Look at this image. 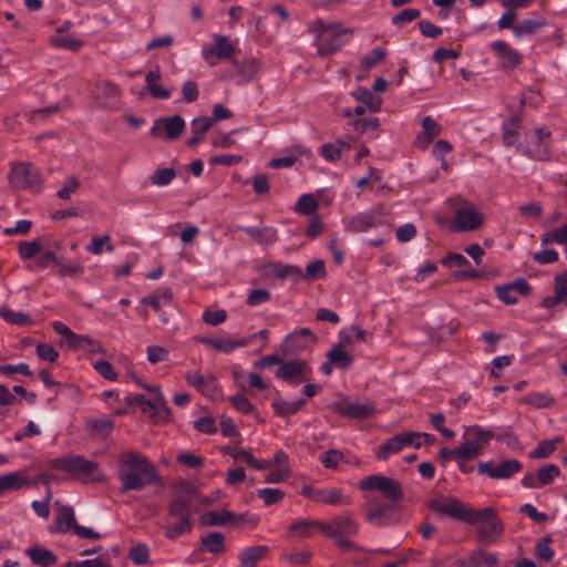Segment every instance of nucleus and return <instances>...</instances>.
<instances>
[{"mask_svg":"<svg viewBox=\"0 0 567 567\" xmlns=\"http://www.w3.org/2000/svg\"><path fill=\"white\" fill-rule=\"evenodd\" d=\"M321 520H297L289 525L290 532H296L300 537L308 538L312 535V528L320 530Z\"/></svg>","mask_w":567,"mask_h":567,"instance_id":"nucleus-46","label":"nucleus"},{"mask_svg":"<svg viewBox=\"0 0 567 567\" xmlns=\"http://www.w3.org/2000/svg\"><path fill=\"white\" fill-rule=\"evenodd\" d=\"M350 150V144L338 140L336 143L321 145L320 155L328 162H336L341 158L343 152Z\"/></svg>","mask_w":567,"mask_h":567,"instance_id":"nucleus-35","label":"nucleus"},{"mask_svg":"<svg viewBox=\"0 0 567 567\" xmlns=\"http://www.w3.org/2000/svg\"><path fill=\"white\" fill-rule=\"evenodd\" d=\"M563 439L557 436L554 440H544L538 443L536 449L530 453L529 457L537 458H546L550 456L557 449V444L560 443Z\"/></svg>","mask_w":567,"mask_h":567,"instance_id":"nucleus-42","label":"nucleus"},{"mask_svg":"<svg viewBox=\"0 0 567 567\" xmlns=\"http://www.w3.org/2000/svg\"><path fill=\"white\" fill-rule=\"evenodd\" d=\"M483 451V446L475 444L473 441H466L456 447L457 457L466 461L478 456Z\"/></svg>","mask_w":567,"mask_h":567,"instance_id":"nucleus-50","label":"nucleus"},{"mask_svg":"<svg viewBox=\"0 0 567 567\" xmlns=\"http://www.w3.org/2000/svg\"><path fill=\"white\" fill-rule=\"evenodd\" d=\"M214 44L209 49L203 50V55L206 60L208 56H215L219 60L230 59L235 52L234 45L229 42L228 37L221 34H214Z\"/></svg>","mask_w":567,"mask_h":567,"instance_id":"nucleus-20","label":"nucleus"},{"mask_svg":"<svg viewBox=\"0 0 567 567\" xmlns=\"http://www.w3.org/2000/svg\"><path fill=\"white\" fill-rule=\"evenodd\" d=\"M422 127L423 132L416 136L415 145L421 150H425L441 134L442 126L431 116H425L422 120Z\"/></svg>","mask_w":567,"mask_h":567,"instance_id":"nucleus-21","label":"nucleus"},{"mask_svg":"<svg viewBox=\"0 0 567 567\" xmlns=\"http://www.w3.org/2000/svg\"><path fill=\"white\" fill-rule=\"evenodd\" d=\"M403 450L402 439L400 434H396L388 439L378 450L377 458L386 461L391 454L399 453Z\"/></svg>","mask_w":567,"mask_h":567,"instance_id":"nucleus-38","label":"nucleus"},{"mask_svg":"<svg viewBox=\"0 0 567 567\" xmlns=\"http://www.w3.org/2000/svg\"><path fill=\"white\" fill-rule=\"evenodd\" d=\"M300 494L313 502L331 506H349L352 504L350 495H346L339 487L316 488L303 485Z\"/></svg>","mask_w":567,"mask_h":567,"instance_id":"nucleus-9","label":"nucleus"},{"mask_svg":"<svg viewBox=\"0 0 567 567\" xmlns=\"http://www.w3.org/2000/svg\"><path fill=\"white\" fill-rule=\"evenodd\" d=\"M173 493L174 497L168 504L167 515L176 522L164 526V536L171 540L192 532V504L196 489L188 482L181 481L174 486Z\"/></svg>","mask_w":567,"mask_h":567,"instance_id":"nucleus-3","label":"nucleus"},{"mask_svg":"<svg viewBox=\"0 0 567 567\" xmlns=\"http://www.w3.org/2000/svg\"><path fill=\"white\" fill-rule=\"evenodd\" d=\"M353 96L363 103L371 112H378L381 109V99L374 95L369 89L358 87Z\"/></svg>","mask_w":567,"mask_h":567,"instance_id":"nucleus-41","label":"nucleus"},{"mask_svg":"<svg viewBox=\"0 0 567 567\" xmlns=\"http://www.w3.org/2000/svg\"><path fill=\"white\" fill-rule=\"evenodd\" d=\"M340 27V23L326 24L321 19H317L309 25L308 30L315 34L318 40H321L323 37H326L327 31L334 30Z\"/></svg>","mask_w":567,"mask_h":567,"instance_id":"nucleus-61","label":"nucleus"},{"mask_svg":"<svg viewBox=\"0 0 567 567\" xmlns=\"http://www.w3.org/2000/svg\"><path fill=\"white\" fill-rule=\"evenodd\" d=\"M118 480L121 481V493L141 491L145 486L163 484L157 468L148 458L136 451H127L120 455Z\"/></svg>","mask_w":567,"mask_h":567,"instance_id":"nucleus-2","label":"nucleus"},{"mask_svg":"<svg viewBox=\"0 0 567 567\" xmlns=\"http://www.w3.org/2000/svg\"><path fill=\"white\" fill-rule=\"evenodd\" d=\"M127 556L135 565L142 566L150 561V550L145 544H138L132 547Z\"/></svg>","mask_w":567,"mask_h":567,"instance_id":"nucleus-55","label":"nucleus"},{"mask_svg":"<svg viewBox=\"0 0 567 567\" xmlns=\"http://www.w3.org/2000/svg\"><path fill=\"white\" fill-rule=\"evenodd\" d=\"M176 177L173 167L157 168L150 176L151 184L158 187L167 186Z\"/></svg>","mask_w":567,"mask_h":567,"instance_id":"nucleus-44","label":"nucleus"},{"mask_svg":"<svg viewBox=\"0 0 567 567\" xmlns=\"http://www.w3.org/2000/svg\"><path fill=\"white\" fill-rule=\"evenodd\" d=\"M0 317L6 320L7 322H10L12 324L17 326H28L32 322V319L30 316L22 313V312H16L12 310H9L7 308H0Z\"/></svg>","mask_w":567,"mask_h":567,"instance_id":"nucleus-49","label":"nucleus"},{"mask_svg":"<svg viewBox=\"0 0 567 567\" xmlns=\"http://www.w3.org/2000/svg\"><path fill=\"white\" fill-rule=\"evenodd\" d=\"M27 474L24 471L13 472L0 476V495L10 492L19 491L25 486Z\"/></svg>","mask_w":567,"mask_h":567,"instance_id":"nucleus-28","label":"nucleus"},{"mask_svg":"<svg viewBox=\"0 0 567 567\" xmlns=\"http://www.w3.org/2000/svg\"><path fill=\"white\" fill-rule=\"evenodd\" d=\"M327 276L326 264L322 259H316L309 262L306 267L305 274H302V279L308 281H313L318 279H322Z\"/></svg>","mask_w":567,"mask_h":567,"instance_id":"nucleus-43","label":"nucleus"},{"mask_svg":"<svg viewBox=\"0 0 567 567\" xmlns=\"http://www.w3.org/2000/svg\"><path fill=\"white\" fill-rule=\"evenodd\" d=\"M386 56V51L382 48H374L369 54L364 55L361 60V66L364 70H370Z\"/></svg>","mask_w":567,"mask_h":567,"instance_id":"nucleus-56","label":"nucleus"},{"mask_svg":"<svg viewBox=\"0 0 567 567\" xmlns=\"http://www.w3.org/2000/svg\"><path fill=\"white\" fill-rule=\"evenodd\" d=\"M49 466L53 470L63 471L74 480H84L94 476L97 472V463L80 455L56 457L50 461Z\"/></svg>","mask_w":567,"mask_h":567,"instance_id":"nucleus-8","label":"nucleus"},{"mask_svg":"<svg viewBox=\"0 0 567 567\" xmlns=\"http://www.w3.org/2000/svg\"><path fill=\"white\" fill-rule=\"evenodd\" d=\"M50 44L54 48L78 52L82 48L83 42L70 35H54L50 38Z\"/></svg>","mask_w":567,"mask_h":567,"instance_id":"nucleus-45","label":"nucleus"},{"mask_svg":"<svg viewBox=\"0 0 567 567\" xmlns=\"http://www.w3.org/2000/svg\"><path fill=\"white\" fill-rule=\"evenodd\" d=\"M154 408L153 416L157 417L158 421H168L172 414L169 406L167 405L163 393L159 388H154Z\"/></svg>","mask_w":567,"mask_h":567,"instance_id":"nucleus-40","label":"nucleus"},{"mask_svg":"<svg viewBox=\"0 0 567 567\" xmlns=\"http://www.w3.org/2000/svg\"><path fill=\"white\" fill-rule=\"evenodd\" d=\"M111 236L104 235L102 237H94L91 243L86 246L87 251L93 255L102 254L103 246L106 245L109 251H113L114 247L110 244Z\"/></svg>","mask_w":567,"mask_h":567,"instance_id":"nucleus-59","label":"nucleus"},{"mask_svg":"<svg viewBox=\"0 0 567 567\" xmlns=\"http://www.w3.org/2000/svg\"><path fill=\"white\" fill-rule=\"evenodd\" d=\"M361 491H378L385 498L384 502H398L401 504L404 498V489L402 484L391 477L383 475H369L359 483Z\"/></svg>","mask_w":567,"mask_h":567,"instance_id":"nucleus-7","label":"nucleus"},{"mask_svg":"<svg viewBox=\"0 0 567 567\" xmlns=\"http://www.w3.org/2000/svg\"><path fill=\"white\" fill-rule=\"evenodd\" d=\"M0 373L7 377H12L16 373H21L25 377H33V372L30 370L27 363H18V364H1Z\"/></svg>","mask_w":567,"mask_h":567,"instance_id":"nucleus-60","label":"nucleus"},{"mask_svg":"<svg viewBox=\"0 0 567 567\" xmlns=\"http://www.w3.org/2000/svg\"><path fill=\"white\" fill-rule=\"evenodd\" d=\"M546 25L544 19H525L513 27V33L517 38L530 35Z\"/></svg>","mask_w":567,"mask_h":567,"instance_id":"nucleus-37","label":"nucleus"},{"mask_svg":"<svg viewBox=\"0 0 567 567\" xmlns=\"http://www.w3.org/2000/svg\"><path fill=\"white\" fill-rule=\"evenodd\" d=\"M270 300V292L267 289H254L249 292L246 303L256 307Z\"/></svg>","mask_w":567,"mask_h":567,"instance_id":"nucleus-64","label":"nucleus"},{"mask_svg":"<svg viewBox=\"0 0 567 567\" xmlns=\"http://www.w3.org/2000/svg\"><path fill=\"white\" fill-rule=\"evenodd\" d=\"M383 206H375L369 212L360 213L347 223V229L352 233H364L386 224Z\"/></svg>","mask_w":567,"mask_h":567,"instance_id":"nucleus-10","label":"nucleus"},{"mask_svg":"<svg viewBox=\"0 0 567 567\" xmlns=\"http://www.w3.org/2000/svg\"><path fill=\"white\" fill-rule=\"evenodd\" d=\"M559 475L560 470L555 464H547L545 466L539 467L537 478L539 481L540 487L549 485Z\"/></svg>","mask_w":567,"mask_h":567,"instance_id":"nucleus-52","label":"nucleus"},{"mask_svg":"<svg viewBox=\"0 0 567 567\" xmlns=\"http://www.w3.org/2000/svg\"><path fill=\"white\" fill-rule=\"evenodd\" d=\"M402 515V505L398 502L373 498L365 511L364 518L371 525L385 527L399 524Z\"/></svg>","mask_w":567,"mask_h":567,"instance_id":"nucleus-6","label":"nucleus"},{"mask_svg":"<svg viewBox=\"0 0 567 567\" xmlns=\"http://www.w3.org/2000/svg\"><path fill=\"white\" fill-rule=\"evenodd\" d=\"M233 518H234V513H231L227 509H224L220 513L209 511V512L204 513L199 517V522L204 526L213 527V526H224L226 524H229L230 522H233Z\"/></svg>","mask_w":567,"mask_h":567,"instance_id":"nucleus-34","label":"nucleus"},{"mask_svg":"<svg viewBox=\"0 0 567 567\" xmlns=\"http://www.w3.org/2000/svg\"><path fill=\"white\" fill-rule=\"evenodd\" d=\"M520 403L532 405L536 409H546L555 405V399L546 392H532L519 399Z\"/></svg>","mask_w":567,"mask_h":567,"instance_id":"nucleus-36","label":"nucleus"},{"mask_svg":"<svg viewBox=\"0 0 567 567\" xmlns=\"http://www.w3.org/2000/svg\"><path fill=\"white\" fill-rule=\"evenodd\" d=\"M420 16L421 11L419 9L406 8L392 18V23L396 27H402L404 23L420 18Z\"/></svg>","mask_w":567,"mask_h":567,"instance_id":"nucleus-58","label":"nucleus"},{"mask_svg":"<svg viewBox=\"0 0 567 567\" xmlns=\"http://www.w3.org/2000/svg\"><path fill=\"white\" fill-rule=\"evenodd\" d=\"M162 78L161 69L158 65H156L154 69L150 70L145 75V87L144 90L147 91L152 97L154 99H161V100H167L171 97L172 93L168 89H165L157 84V81H159Z\"/></svg>","mask_w":567,"mask_h":567,"instance_id":"nucleus-22","label":"nucleus"},{"mask_svg":"<svg viewBox=\"0 0 567 567\" xmlns=\"http://www.w3.org/2000/svg\"><path fill=\"white\" fill-rule=\"evenodd\" d=\"M550 542V537H544L537 542L535 554L539 559L548 561L554 557V550L549 546Z\"/></svg>","mask_w":567,"mask_h":567,"instance_id":"nucleus-62","label":"nucleus"},{"mask_svg":"<svg viewBox=\"0 0 567 567\" xmlns=\"http://www.w3.org/2000/svg\"><path fill=\"white\" fill-rule=\"evenodd\" d=\"M307 403L305 399H299L293 402L284 399H276L272 401V409L278 416L286 417L296 414Z\"/></svg>","mask_w":567,"mask_h":567,"instance_id":"nucleus-31","label":"nucleus"},{"mask_svg":"<svg viewBox=\"0 0 567 567\" xmlns=\"http://www.w3.org/2000/svg\"><path fill=\"white\" fill-rule=\"evenodd\" d=\"M185 127L186 125L184 118L181 115H174L172 117H163L156 120L151 128L150 134L155 138H159L164 132L166 140L174 141L184 133Z\"/></svg>","mask_w":567,"mask_h":567,"instance_id":"nucleus-14","label":"nucleus"},{"mask_svg":"<svg viewBox=\"0 0 567 567\" xmlns=\"http://www.w3.org/2000/svg\"><path fill=\"white\" fill-rule=\"evenodd\" d=\"M333 31L334 33L330 34L329 37L326 35L321 39V42L318 44L317 49L318 55L324 58L338 52L344 45V42L340 39V35L353 32L351 29H342L341 27L334 29Z\"/></svg>","mask_w":567,"mask_h":567,"instance_id":"nucleus-19","label":"nucleus"},{"mask_svg":"<svg viewBox=\"0 0 567 567\" xmlns=\"http://www.w3.org/2000/svg\"><path fill=\"white\" fill-rule=\"evenodd\" d=\"M483 220V215L474 207L461 208L455 212L451 227L455 231H472L480 228Z\"/></svg>","mask_w":567,"mask_h":567,"instance_id":"nucleus-17","label":"nucleus"},{"mask_svg":"<svg viewBox=\"0 0 567 567\" xmlns=\"http://www.w3.org/2000/svg\"><path fill=\"white\" fill-rule=\"evenodd\" d=\"M465 436H472L475 444L483 446V444H487L494 437V433L478 425H473L466 429Z\"/></svg>","mask_w":567,"mask_h":567,"instance_id":"nucleus-53","label":"nucleus"},{"mask_svg":"<svg viewBox=\"0 0 567 567\" xmlns=\"http://www.w3.org/2000/svg\"><path fill=\"white\" fill-rule=\"evenodd\" d=\"M25 554L32 561V564L40 567H51L56 564L58 557L56 555L44 547L33 546L25 550Z\"/></svg>","mask_w":567,"mask_h":567,"instance_id":"nucleus-26","label":"nucleus"},{"mask_svg":"<svg viewBox=\"0 0 567 567\" xmlns=\"http://www.w3.org/2000/svg\"><path fill=\"white\" fill-rule=\"evenodd\" d=\"M523 468L522 463L518 460H505L497 466L493 465V462H480L477 464V472L482 475H487L493 480H505L509 478Z\"/></svg>","mask_w":567,"mask_h":567,"instance_id":"nucleus-13","label":"nucleus"},{"mask_svg":"<svg viewBox=\"0 0 567 567\" xmlns=\"http://www.w3.org/2000/svg\"><path fill=\"white\" fill-rule=\"evenodd\" d=\"M200 549L210 554H220L225 550V537L219 532H210L200 538Z\"/></svg>","mask_w":567,"mask_h":567,"instance_id":"nucleus-32","label":"nucleus"},{"mask_svg":"<svg viewBox=\"0 0 567 567\" xmlns=\"http://www.w3.org/2000/svg\"><path fill=\"white\" fill-rule=\"evenodd\" d=\"M275 276L279 279L296 278L301 279L302 270L296 265H281L275 264L274 266Z\"/></svg>","mask_w":567,"mask_h":567,"instance_id":"nucleus-48","label":"nucleus"},{"mask_svg":"<svg viewBox=\"0 0 567 567\" xmlns=\"http://www.w3.org/2000/svg\"><path fill=\"white\" fill-rule=\"evenodd\" d=\"M327 359L342 370H348L353 364V358L346 350L334 346L327 352Z\"/></svg>","mask_w":567,"mask_h":567,"instance_id":"nucleus-39","label":"nucleus"},{"mask_svg":"<svg viewBox=\"0 0 567 567\" xmlns=\"http://www.w3.org/2000/svg\"><path fill=\"white\" fill-rule=\"evenodd\" d=\"M269 553L267 546H252L246 548L239 555V561L243 567H256L258 560L265 558Z\"/></svg>","mask_w":567,"mask_h":567,"instance_id":"nucleus-30","label":"nucleus"},{"mask_svg":"<svg viewBox=\"0 0 567 567\" xmlns=\"http://www.w3.org/2000/svg\"><path fill=\"white\" fill-rule=\"evenodd\" d=\"M331 410L343 417L354 420L369 419L377 412L374 403L369 400L363 403H358L350 402L347 398H342L341 400L334 402L331 405Z\"/></svg>","mask_w":567,"mask_h":567,"instance_id":"nucleus-11","label":"nucleus"},{"mask_svg":"<svg viewBox=\"0 0 567 567\" xmlns=\"http://www.w3.org/2000/svg\"><path fill=\"white\" fill-rule=\"evenodd\" d=\"M231 62L244 81L252 80L261 68L260 61L256 58L245 59L241 62L237 59H231Z\"/></svg>","mask_w":567,"mask_h":567,"instance_id":"nucleus-29","label":"nucleus"},{"mask_svg":"<svg viewBox=\"0 0 567 567\" xmlns=\"http://www.w3.org/2000/svg\"><path fill=\"white\" fill-rule=\"evenodd\" d=\"M553 241L557 244H567V223L560 226L559 228H556L555 230L543 235V245H548Z\"/></svg>","mask_w":567,"mask_h":567,"instance_id":"nucleus-57","label":"nucleus"},{"mask_svg":"<svg viewBox=\"0 0 567 567\" xmlns=\"http://www.w3.org/2000/svg\"><path fill=\"white\" fill-rule=\"evenodd\" d=\"M318 207L319 203L311 194L302 195L296 204V210L303 215L313 214Z\"/></svg>","mask_w":567,"mask_h":567,"instance_id":"nucleus-54","label":"nucleus"},{"mask_svg":"<svg viewBox=\"0 0 567 567\" xmlns=\"http://www.w3.org/2000/svg\"><path fill=\"white\" fill-rule=\"evenodd\" d=\"M214 120H209L207 116L196 117L190 123V130L193 136L186 142L190 148L196 147L205 137L206 132L213 126Z\"/></svg>","mask_w":567,"mask_h":567,"instance_id":"nucleus-24","label":"nucleus"},{"mask_svg":"<svg viewBox=\"0 0 567 567\" xmlns=\"http://www.w3.org/2000/svg\"><path fill=\"white\" fill-rule=\"evenodd\" d=\"M185 379L189 385L212 400L221 396V389L213 374L202 375L198 372L188 371Z\"/></svg>","mask_w":567,"mask_h":567,"instance_id":"nucleus-16","label":"nucleus"},{"mask_svg":"<svg viewBox=\"0 0 567 567\" xmlns=\"http://www.w3.org/2000/svg\"><path fill=\"white\" fill-rule=\"evenodd\" d=\"M42 251V246L38 240L20 241L18 245V254L22 260H30Z\"/></svg>","mask_w":567,"mask_h":567,"instance_id":"nucleus-47","label":"nucleus"},{"mask_svg":"<svg viewBox=\"0 0 567 567\" xmlns=\"http://www.w3.org/2000/svg\"><path fill=\"white\" fill-rule=\"evenodd\" d=\"M55 528L54 530L58 533H68L70 530L75 529L78 525L75 520L74 511L71 506L68 505H59L58 514L55 516Z\"/></svg>","mask_w":567,"mask_h":567,"instance_id":"nucleus-23","label":"nucleus"},{"mask_svg":"<svg viewBox=\"0 0 567 567\" xmlns=\"http://www.w3.org/2000/svg\"><path fill=\"white\" fill-rule=\"evenodd\" d=\"M318 342V338L309 328L296 329L289 333L281 344L284 355L297 354Z\"/></svg>","mask_w":567,"mask_h":567,"instance_id":"nucleus-12","label":"nucleus"},{"mask_svg":"<svg viewBox=\"0 0 567 567\" xmlns=\"http://www.w3.org/2000/svg\"><path fill=\"white\" fill-rule=\"evenodd\" d=\"M567 306V271L557 274L554 278V295L545 297L540 306L546 309L555 308L558 305Z\"/></svg>","mask_w":567,"mask_h":567,"instance_id":"nucleus-18","label":"nucleus"},{"mask_svg":"<svg viewBox=\"0 0 567 567\" xmlns=\"http://www.w3.org/2000/svg\"><path fill=\"white\" fill-rule=\"evenodd\" d=\"M491 49L497 58L499 68L505 72L517 69L523 62V55L503 40L492 42Z\"/></svg>","mask_w":567,"mask_h":567,"instance_id":"nucleus-15","label":"nucleus"},{"mask_svg":"<svg viewBox=\"0 0 567 567\" xmlns=\"http://www.w3.org/2000/svg\"><path fill=\"white\" fill-rule=\"evenodd\" d=\"M9 185L13 189L38 193L43 185L41 172L30 162L12 163L8 175Z\"/></svg>","mask_w":567,"mask_h":567,"instance_id":"nucleus-5","label":"nucleus"},{"mask_svg":"<svg viewBox=\"0 0 567 567\" xmlns=\"http://www.w3.org/2000/svg\"><path fill=\"white\" fill-rule=\"evenodd\" d=\"M320 533L334 540L336 546L342 551H363V548L350 538L359 533V525L350 513L332 517L329 522H322Z\"/></svg>","mask_w":567,"mask_h":567,"instance_id":"nucleus-4","label":"nucleus"},{"mask_svg":"<svg viewBox=\"0 0 567 567\" xmlns=\"http://www.w3.org/2000/svg\"><path fill=\"white\" fill-rule=\"evenodd\" d=\"M497 298L505 305L513 306L517 303V298L507 284L498 285L494 288Z\"/></svg>","mask_w":567,"mask_h":567,"instance_id":"nucleus-63","label":"nucleus"},{"mask_svg":"<svg viewBox=\"0 0 567 567\" xmlns=\"http://www.w3.org/2000/svg\"><path fill=\"white\" fill-rule=\"evenodd\" d=\"M199 341L206 346L214 348L218 352L229 353L236 348L246 347L250 339H241L238 341L228 339L199 338Z\"/></svg>","mask_w":567,"mask_h":567,"instance_id":"nucleus-27","label":"nucleus"},{"mask_svg":"<svg viewBox=\"0 0 567 567\" xmlns=\"http://www.w3.org/2000/svg\"><path fill=\"white\" fill-rule=\"evenodd\" d=\"M427 506L430 511L458 522L470 525L482 523L476 528V536L484 545L496 543L504 533V524L494 507L476 509L452 496L432 498Z\"/></svg>","mask_w":567,"mask_h":567,"instance_id":"nucleus-1","label":"nucleus"},{"mask_svg":"<svg viewBox=\"0 0 567 567\" xmlns=\"http://www.w3.org/2000/svg\"><path fill=\"white\" fill-rule=\"evenodd\" d=\"M307 369L308 364L300 360L282 361L276 372V377L286 382H290L296 377L302 375Z\"/></svg>","mask_w":567,"mask_h":567,"instance_id":"nucleus-25","label":"nucleus"},{"mask_svg":"<svg viewBox=\"0 0 567 567\" xmlns=\"http://www.w3.org/2000/svg\"><path fill=\"white\" fill-rule=\"evenodd\" d=\"M257 496L264 501L266 506L280 503L285 497V492L279 488H260L257 491Z\"/></svg>","mask_w":567,"mask_h":567,"instance_id":"nucleus-51","label":"nucleus"},{"mask_svg":"<svg viewBox=\"0 0 567 567\" xmlns=\"http://www.w3.org/2000/svg\"><path fill=\"white\" fill-rule=\"evenodd\" d=\"M245 231L251 239L260 245H271L278 239L277 230L272 227H248Z\"/></svg>","mask_w":567,"mask_h":567,"instance_id":"nucleus-33","label":"nucleus"}]
</instances>
